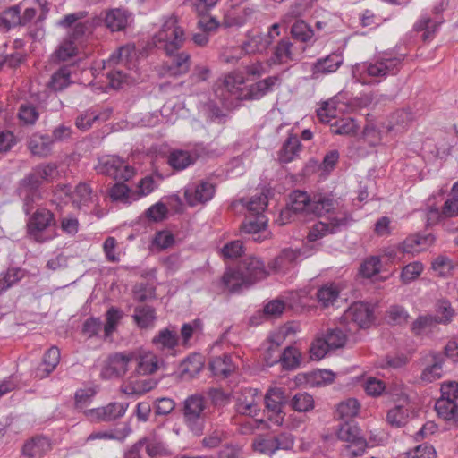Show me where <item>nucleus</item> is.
Returning <instances> with one entry per match:
<instances>
[{"instance_id": "1", "label": "nucleus", "mask_w": 458, "mask_h": 458, "mask_svg": "<svg viewBox=\"0 0 458 458\" xmlns=\"http://www.w3.org/2000/svg\"><path fill=\"white\" fill-rule=\"evenodd\" d=\"M313 214L324 220L315 223L310 229L308 240L315 242L328 234H335L347 228L353 221L352 214L339 200L327 195H315Z\"/></svg>"}, {"instance_id": "2", "label": "nucleus", "mask_w": 458, "mask_h": 458, "mask_svg": "<svg viewBox=\"0 0 458 458\" xmlns=\"http://www.w3.org/2000/svg\"><path fill=\"white\" fill-rule=\"evenodd\" d=\"M56 168L53 163L40 164L19 181L16 192L22 201V209L27 216L31 213L34 205L42 199V182L51 181Z\"/></svg>"}, {"instance_id": "3", "label": "nucleus", "mask_w": 458, "mask_h": 458, "mask_svg": "<svg viewBox=\"0 0 458 458\" xmlns=\"http://www.w3.org/2000/svg\"><path fill=\"white\" fill-rule=\"evenodd\" d=\"M156 43L161 44L167 55H171L182 47L186 35L184 29L179 24L176 15L168 16L163 22L161 29L155 35Z\"/></svg>"}, {"instance_id": "4", "label": "nucleus", "mask_w": 458, "mask_h": 458, "mask_svg": "<svg viewBox=\"0 0 458 458\" xmlns=\"http://www.w3.org/2000/svg\"><path fill=\"white\" fill-rule=\"evenodd\" d=\"M55 225V215L47 208H38L28 219L27 233L35 242L44 243L54 239L55 233H50L47 231Z\"/></svg>"}, {"instance_id": "5", "label": "nucleus", "mask_w": 458, "mask_h": 458, "mask_svg": "<svg viewBox=\"0 0 458 458\" xmlns=\"http://www.w3.org/2000/svg\"><path fill=\"white\" fill-rule=\"evenodd\" d=\"M206 402L201 395L194 394L184 401L183 420L195 436H201L205 429Z\"/></svg>"}, {"instance_id": "6", "label": "nucleus", "mask_w": 458, "mask_h": 458, "mask_svg": "<svg viewBox=\"0 0 458 458\" xmlns=\"http://www.w3.org/2000/svg\"><path fill=\"white\" fill-rule=\"evenodd\" d=\"M337 437L347 443L341 452L343 456L355 458L364 454L367 442L360 436V428L356 425L343 423L337 430Z\"/></svg>"}, {"instance_id": "7", "label": "nucleus", "mask_w": 458, "mask_h": 458, "mask_svg": "<svg viewBox=\"0 0 458 458\" xmlns=\"http://www.w3.org/2000/svg\"><path fill=\"white\" fill-rule=\"evenodd\" d=\"M95 170L99 174L114 178L116 181H128L133 177L134 168L114 155H106L98 158Z\"/></svg>"}, {"instance_id": "8", "label": "nucleus", "mask_w": 458, "mask_h": 458, "mask_svg": "<svg viewBox=\"0 0 458 458\" xmlns=\"http://www.w3.org/2000/svg\"><path fill=\"white\" fill-rule=\"evenodd\" d=\"M403 59V55L391 56L388 54H384L376 58L374 62L365 64V71L371 77L385 78L394 75L400 70Z\"/></svg>"}, {"instance_id": "9", "label": "nucleus", "mask_w": 458, "mask_h": 458, "mask_svg": "<svg viewBox=\"0 0 458 458\" xmlns=\"http://www.w3.org/2000/svg\"><path fill=\"white\" fill-rule=\"evenodd\" d=\"M244 84V78L238 73H230L225 76L221 81H218L215 85V94L225 104L232 103L233 97L234 98H244L242 96L241 90Z\"/></svg>"}, {"instance_id": "10", "label": "nucleus", "mask_w": 458, "mask_h": 458, "mask_svg": "<svg viewBox=\"0 0 458 458\" xmlns=\"http://www.w3.org/2000/svg\"><path fill=\"white\" fill-rule=\"evenodd\" d=\"M130 362H131L130 352L112 353L104 361L100 377L103 379L121 378L128 371V365Z\"/></svg>"}, {"instance_id": "11", "label": "nucleus", "mask_w": 458, "mask_h": 458, "mask_svg": "<svg viewBox=\"0 0 458 458\" xmlns=\"http://www.w3.org/2000/svg\"><path fill=\"white\" fill-rule=\"evenodd\" d=\"M215 185L209 182L200 181L189 184L184 190V199L191 207L203 205L211 200L215 195Z\"/></svg>"}, {"instance_id": "12", "label": "nucleus", "mask_w": 458, "mask_h": 458, "mask_svg": "<svg viewBox=\"0 0 458 458\" xmlns=\"http://www.w3.org/2000/svg\"><path fill=\"white\" fill-rule=\"evenodd\" d=\"M237 267L250 286L265 279L268 275L264 262L255 256L245 257Z\"/></svg>"}, {"instance_id": "13", "label": "nucleus", "mask_w": 458, "mask_h": 458, "mask_svg": "<svg viewBox=\"0 0 458 458\" xmlns=\"http://www.w3.org/2000/svg\"><path fill=\"white\" fill-rule=\"evenodd\" d=\"M344 318L360 328L369 327L375 320L374 307L363 301L352 303L344 312Z\"/></svg>"}, {"instance_id": "14", "label": "nucleus", "mask_w": 458, "mask_h": 458, "mask_svg": "<svg viewBox=\"0 0 458 458\" xmlns=\"http://www.w3.org/2000/svg\"><path fill=\"white\" fill-rule=\"evenodd\" d=\"M285 403L284 390L280 387L270 388L265 395L266 409L271 412L268 419L276 425H282L284 420L282 407Z\"/></svg>"}, {"instance_id": "15", "label": "nucleus", "mask_w": 458, "mask_h": 458, "mask_svg": "<svg viewBox=\"0 0 458 458\" xmlns=\"http://www.w3.org/2000/svg\"><path fill=\"white\" fill-rule=\"evenodd\" d=\"M315 204V196L311 199L307 192L294 191L290 194L287 208L281 213V217H286L291 212L313 214Z\"/></svg>"}, {"instance_id": "16", "label": "nucleus", "mask_w": 458, "mask_h": 458, "mask_svg": "<svg viewBox=\"0 0 458 458\" xmlns=\"http://www.w3.org/2000/svg\"><path fill=\"white\" fill-rule=\"evenodd\" d=\"M130 356H131V361L136 363L134 373L137 375H151L158 369L157 357L151 352H130Z\"/></svg>"}, {"instance_id": "17", "label": "nucleus", "mask_w": 458, "mask_h": 458, "mask_svg": "<svg viewBox=\"0 0 458 458\" xmlns=\"http://www.w3.org/2000/svg\"><path fill=\"white\" fill-rule=\"evenodd\" d=\"M282 79L279 75L268 76L248 87L244 94V99L259 100L273 91L276 85H281Z\"/></svg>"}, {"instance_id": "18", "label": "nucleus", "mask_w": 458, "mask_h": 458, "mask_svg": "<svg viewBox=\"0 0 458 458\" xmlns=\"http://www.w3.org/2000/svg\"><path fill=\"white\" fill-rule=\"evenodd\" d=\"M296 60L294 47L289 38H281L273 48V54L267 61L269 64H285Z\"/></svg>"}, {"instance_id": "19", "label": "nucleus", "mask_w": 458, "mask_h": 458, "mask_svg": "<svg viewBox=\"0 0 458 458\" xmlns=\"http://www.w3.org/2000/svg\"><path fill=\"white\" fill-rule=\"evenodd\" d=\"M77 66L74 63L60 66L52 75L47 86L54 91H61L67 88L72 82V75L76 72Z\"/></svg>"}, {"instance_id": "20", "label": "nucleus", "mask_w": 458, "mask_h": 458, "mask_svg": "<svg viewBox=\"0 0 458 458\" xmlns=\"http://www.w3.org/2000/svg\"><path fill=\"white\" fill-rule=\"evenodd\" d=\"M274 40V36L271 32L266 34H247V40L242 44V49L249 55L251 54H262L267 50Z\"/></svg>"}, {"instance_id": "21", "label": "nucleus", "mask_w": 458, "mask_h": 458, "mask_svg": "<svg viewBox=\"0 0 458 458\" xmlns=\"http://www.w3.org/2000/svg\"><path fill=\"white\" fill-rule=\"evenodd\" d=\"M301 256L299 249H284L278 256H276L268 265V267L274 272H284L294 265Z\"/></svg>"}, {"instance_id": "22", "label": "nucleus", "mask_w": 458, "mask_h": 458, "mask_svg": "<svg viewBox=\"0 0 458 458\" xmlns=\"http://www.w3.org/2000/svg\"><path fill=\"white\" fill-rule=\"evenodd\" d=\"M220 284L231 293H237L243 288L250 287L238 267L227 268L221 277Z\"/></svg>"}, {"instance_id": "23", "label": "nucleus", "mask_w": 458, "mask_h": 458, "mask_svg": "<svg viewBox=\"0 0 458 458\" xmlns=\"http://www.w3.org/2000/svg\"><path fill=\"white\" fill-rule=\"evenodd\" d=\"M199 156L198 154L182 149H173L167 156V164L176 171H182L193 165Z\"/></svg>"}, {"instance_id": "24", "label": "nucleus", "mask_w": 458, "mask_h": 458, "mask_svg": "<svg viewBox=\"0 0 458 458\" xmlns=\"http://www.w3.org/2000/svg\"><path fill=\"white\" fill-rule=\"evenodd\" d=\"M343 64V57L332 53L325 58L318 59L311 67L312 77L318 78L319 74L335 72Z\"/></svg>"}, {"instance_id": "25", "label": "nucleus", "mask_w": 458, "mask_h": 458, "mask_svg": "<svg viewBox=\"0 0 458 458\" xmlns=\"http://www.w3.org/2000/svg\"><path fill=\"white\" fill-rule=\"evenodd\" d=\"M258 390L253 388H247L244 390V394L238 397L236 403V411L238 413L242 415H250L255 417L259 411L258 403L256 401V395Z\"/></svg>"}, {"instance_id": "26", "label": "nucleus", "mask_w": 458, "mask_h": 458, "mask_svg": "<svg viewBox=\"0 0 458 458\" xmlns=\"http://www.w3.org/2000/svg\"><path fill=\"white\" fill-rule=\"evenodd\" d=\"M165 62V68L172 76H180L189 72L191 66V55L186 52L173 54Z\"/></svg>"}, {"instance_id": "27", "label": "nucleus", "mask_w": 458, "mask_h": 458, "mask_svg": "<svg viewBox=\"0 0 458 458\" xmlns=\"http://www.w3.org/2000/svg\"><path fill=\"white\" fill-rule=\"evenodd\" d=\"M131 16V13L125 9H112L106 14L105 23L112 31H122L128 26Z\"/></svg>"}, {"instance_id": "28", "label": "nucleus", "mask_w": 458, "mask_h": 458, "mask_svg": "<svg viewBox=\"0 0 458 458\" xmlns=\"http://www.w3.org/2000/svg\"><path fill=\"white\" fill-rule=\"evenodd\" d=\"M301 144L296 135L291 134L284 142L278 152V160L281 164H288L295 160L301 150Z\"/></svg>"}, {"instance_id": "29", "label": "nucleus", "mask_w": 458, "mask_h": 458, "mask_svg": "<svg viewBox=\"0 0 458 458\" xmlns=\"http://www.w3.org/2000/svg\"><path fill=\"white\" fill-rule=\"evenodd\" d=\"M53 143L49 135L33 134L28 140V148L32 155L46 157L50 155Z\"/></svg>"}, {"instance_id": "30", "label": "nucleus", "mask_w": 458, "mask_h": 458, "mask_svg": "<svg viewBox=\"0 0 458 458\" xmlns=\"http://www.w3.org/2000/svg\"><path fill=\"white\" fill-rule=\"evenodd\" d=\"M51 448L49 440L45 437H36L26 442L22 448V454L28 458L41 457Z\"/></svg>"}, {"instance_id": "31", "label": "nucleus", "mask_w": 458, "mask_h": 458, "mask_svg": "<svg viewBox=\"0 0 458 458\" xmlns=\"http://www.w3.org/2000/svg\"><path fill=\"white\" fill-rule=\"evenodd\" d=\"M435 242V237L428 233L426 235L413 234L407 237L403 244L402 250L403 252H414L425 250L428 246H431Z\"/></svg>"}, {"instance_id": "32", "label": "nucleus", "mask_w": 458, "mask_h": 458, "mask_svg": "<svg viewBox=\"0 0 458 458\" xmlns=\"http://www.w3.org/2000/svg\"><path fill=\"white\" fill-rule=\"evenodd\" d=\"M133 319L142 329L153 327L157 320L156 310L148 305H140L134 309Z\"/></svg>"}, {"instance_id": "33", "label": "nucleus", "mask_w": 458, "mask_h": 458, "mask_svg": "<svg viewBox=\"0 0 458 458\" xmlns=\"http://www.w3.org/2000/svg\"><path fill=\"white\" fill-rule=\"evenodd\" d=\"M300 352L292 346L286 347L283 352L278 351V354L275 359L268 360V358H265L267 365H273L278 361H281L283 367L293 369L296 368L300 363Z\"/></svg>"}, {"instance_id": "34", "label": "nucleus", "mask_w": 458, "mask_h": 458, "mask_svg": "<svg viewBox=\"0 0 458 458\" xmlns=\"http://www.w3.org/2000/svg\"><path fill=\"white\" fill-rule=\"evenodd\" d=\"M204 362L199 354L189 356L180 364L181 377L186 380L195 377L203 369Z\"/></svg>"}, {"instance_id": "35", "label": "nucleus", "mask_w": 458, "mask_h": 458, "mask_svg": "<svg viewBox=\"0 0 458 458\" xmlns=\"http://www.w3.org/2000/svg\"><path fill=\"white\" fill-rule=\"evenodd\" d=\"M209 368L216 377L222 378H226L235 369L231 356L227 354L213 358L209 362Z\"/></svg>"}, {"instance_id": "36", "label": "nucleus", "mask_w": 458, "mask_h": 458, "mask_svg": "<svg viewBox=\"0 0 458 458\" xmlns=\"http://www.w3.org/2000/svg\"><path fill=\"white\" fill-rule=\"evenodd\" d=\"M431 357L432 364L426 367L420 376L421 380L425 382H433L439 379L442 376L443 363L445 361L443 354L433 353Z\"/></svg>"}, {"instance_id": "37", "label": "nucleus", "mask_w": 458, "mask_h": 458, "mask_svg": "<svg viewBox=\"0 0 458 458\" xmlns=\"http://www.w3.org/2000/svg\"><path fill=\"white\" fill-rule=\"evenodd\" d=\"M267 219L264 214H248L241 225V231L244 233L255 234L267 226Z\"/></svg>"}, {"instance_id": "38", "label": "nucleus", "mask_w": 458, "mask_h": 458, "mask_svg": "<svg viewBox=\"0 0 458 458\" xmlns=\"http://www.w3.org/2000/svg\"><path fill=\"white\" fill-rule=\"evenodd\" d=\"M153 344L159 350H174L178 344V335L175 331L164 328L152 340Z\"/></svg>"}, {"instance_id": "39", "label": "nucleus", "mask_w": 458, "mask_h": 458, "mask_svg": "<svg viewBox=\"0 0 458 458\" xmlns=\"http://www.w3.org/2000/svg\"><path fill=\"white\" fill-rule=\"evenodd\" d=\"M42 112L43 108L40 106L27 102L20 106L18 117L23 124L33 125L38 120Z\"/></svg>"}, {"instance_id": "40", "label": "nucleus", "mask_w": 458, "mask_h": 458, "mask_svg": "<svg viewBox=\"0 0 458 458\" xmlns=\"http://www.w3.org/2000/svg\"><path fill=\"white\" fill-rule=\"evenodd\" d=\"M92 189L84 182L79 183L72 195V205L80 209L92 202Z\"/></svg>"}, {"instance_id": "41", "label": "nucleus", "mask_w": 458, "mask_h": 458, "mask_svg": "<svg viewBox=\"0 0 458 458\" xmlns=\"http://www.w3.org/2000/svg\"><path fill=\"white\" fill-rule=\"evenodd\" d=\"M25 276V271L19 267H10L0 274V293L12 287Z\"/></svg>"}, {"instance_id": "42", "label": "nucleus", "mask_w": 458, "mask_h": 458, "mask_svg": "<svg viewBox=\"0 0 458 458\" xmlns=\"http://www.w3.org/2000/svg\"><path fill=\"white\" fill-rule=\"evenodd\" d=\"M317 300L323 307L334 304L339 296V290L334 284H325L317 292Z\"/></svg>"}, {"instance_id": "43", "label": "nucleus", "mask_w": 458, "mask_h": 458, "mask_svg": "<svg viewBox=\"0 0 458 458\" xmlns=\"http://www.w3.org/2000/svg\"><path fill=\"white\" fill-rule=\"evenodd\" d=\"M360 410V403L354 398H349L337 405L336 414L339 419L348 420L355 417Z\"/></svg>"}, {"instance_id": "44", "label": "nucleus", "mask_w": 458, "mask_h": 458, "mask_svg": "<svg viewBox=\"0 0 458 458\" xmlns=\"http://www.w3.org/2000/svg\"><path fill=\"white\" fill-rule=\"evenodd\" d=\"M409 409L403 405H396L389 410L386 415L387 422L396 428H401L408 422Z\"/></svg>"}, {"instance_id": "45", "label": "nucleus", "mask_w": 458, "mask_h": 458, "mask_svg": "<svg viewBox=\"0 0 458 458\" xmlns=\"http://www.w3.org/2000/svg\"><path fill=\"white\" fill-rule=\"evenodd\" d=\"M435 409L439 417L449 420L454 419L458 405L454 402L441 396V398L436 402Z\"/></svg>"}, {"instance_id": "46", "label": "nucleus", "mask_w": 458, "mask_h": 458, "mask_svg": "<svg viewBox=\"0 0 458 458\" xmlns=\"http://www.w3.org/2000/svg\"><path fill=\"white\" fill-rule=\"evenodd\" d=\"M291 406L296 411L306 412L314 408V399L306 392L297 393L291 400Z\"/></svg>"}, {"instance_id": "47", "label": "nucleus", "mask_w": 458, "mask_h": 458, "mask_svg": "<svg viewBox=\"0 0 458 458\" xmlns=\"http://www.w3.org/2000/svg\"><path fill=\"white\" fill-rule=\"evenodd\" d=\"M228 438V434L222 428H214L207 433L205 437L201 440L203 447L208 449H214L220 445V444Z\"/></svg>"}, {"instance_id": "48", "label": "nucleus", "mask_w": 458, "mask_h": 458, "mask_svg": "<svg viewBox=\"0 0 458 458\" xmlns=\"http://www.w3.org/2000/svg\"><path fill=\"white\" fill-rule=\"evenodd\" d=\"M291 33L295 39L301 42H308L314 36L311 27L302 20H298L293 23Z\"/></svg>"}, {"instance_id": "49", "label": "nucleus", "mask_w": 458, "mask_h": 458, "mask_svg": "<svg viewBox=\"0 0 458 458\" xmlns=\"http://www.w3.org/2000/svg\"><path fill=\"white\" fill-rule=\"evenodd\" d=\"M424 269V266L420 261H415L406 265L400 275V279L404 284H408L417 279Z\"/></svg>"}, {"instance_id": "50", "label": "nucleus", "mask_w": 458, "mask_h": 458, "mask_svg": "<svg viewBox=\"0 0 458 458\" xmlns=\"http://www.w3.org/2000/svg\"><path fill=\"white\" fill-rule=\"evenodd\" d=\"M329 345L330 349H338L343 347L347 340L346 334L340 328H329L323 336Z\"/></svg>"}, {"instance_id": "51", "label": "nucleus", "mask_w": 458, "mask_h": 458, "mask_svg": "<svg viewBox=\"0 0 458 458\" xmlns=\"http://www.w3.org/2000/svg\"><path fill=\"white\" fill-rule=\"evenodd\" d=\"M443 22L442 20H432L429 17L423 16L414 24V30L417 31L424 30V39L428 38Z\"/></svg>"}, {"instance_id": "52", "label": "nucleus", "mask_w": 458, "mask_h": 458, "mask_svg": "<svg viewBox=\"0 0 458 458\" xmlns=\"http://www.w3.org/2000/svg\"><path fill=\"white\" fill-rule=\"evenodd\" d=\"M123 318V312L114 308H110L106 313V324L104 325L105 336L108 337L116 329L117 324Z\"/></svg>"}, {"instance_id": "53", "label": "nucleus", "mask_w": 458, "mask_h": 458, "mask_svg": "<svg viewBox=\"0 0 458 458\" xmlns=\"http://www.w3.org/2000/svg\"><path fill=\"white\" fill-rule=\"evenodd\" d=\"M244 205H246L249 214H263L267 206V196L264 192H261L259 195L251 197Z\"/></svg>"}, {"instance_id": "54", "label": "nucleus", "mask_w": 458, "mask_h": 458, "mask_svg": "<svg viewBox=\"0 0 458 458\" xmlns=\"http://www.w3.org/2000/svg\"><path fill=\"white\" fill-rule=\"evenodd\" d=\"M1 21L4 28L10 29L18 25H21V9L19 5L12 6L5 10L1 16Z\"/></svg>"}, {"instance_id": "55", "label": "nucleus", "mask_w": 458, "mask_h": 458, "mask_svg": "<svg viewBox=\"0 0 458 458\" xmlns=\"http://www.w3.org/2000/svg\"><path fill=\"white\" fill-rule=\"evenodd\" d=\"M431 268L439 276H448L454 268L453 261L446 256L439 255L431 262Z\"/></svg>"}, {"instance_id": "56", "label": "nucleus", "mask_w": 458, "mask_h": 458, "mask_svg": "<svg viewBox=\"0 0 458 458\" xmlns=\"http://www.w3.org/2000/svg\"><path fill=\"white\" fill-rule=\"evenodd\" d=\"M77 55V47L72 39L64 40L54 53L58 61H66Z\"/></svg>"}, {"instance_id": "57", "label": "nucleus", "mask_w": 458, "mask_h": 458, "mask_svg": "<svg viewBox=\"0 0 458 458\" xmlns=\"http://www.w3.org/2000/svg\"><path fill=\"white\" fill-rule=\"evenodd\" d=\"M442 214L448 217L458 216V182L453 185L452 196L445 202Z\"/></svg>"}, {"instance_id": "58", "label": "nucleus", "mask_w": 458, "mask_h": 458, "mask_svg": "<svg viewBox=\"0 0 458 458\" xmlns=\"http://www.w3.org/2000/svg\"><path fill=\"white\" fill-rule=\"evenodd\" d=\"M128 408L127 403H110L106 406H104V416H106V421L114 420L124 415Z\"/></svg>"}, {"instance_id": "59", "label": "nucleus", "mask_w": 458, "mask_h": 458, "mask_svg": "<svg viewBox=\"0 0 458 458\" xmlns=\"http://www.w3.org/2000/svg\"><path fill=\"white\" fill-rule=\"evenodd\" d=\"M121 181L116 182L109 191V196L114 201L130 202V188Z\"/></svg>"}, {"instance_id": "60", "label": "nucleus", "mask_w": 458, "mask_h": 458, "mask_svg": "<svg viewBox=\"0 0 458 458\" xmlns=\"http://www.w3.org/2000/svg\"><path fill=\"white\" fill-rule=\"evenodd\" d=\"M60 361V351L56 346L49 348L43 358L46 375H49L58 365Z\"/></svg>"}, {"instance_id": "61", "label": "nucleus", "mask_w": 458, "mask_h": 458, "mask_svg": "<svg viewBox=\"0 0 458 458\" xmlns=\"http://www.w3.org/2000/svg\"><path fill=\"white\" fill-rule=\"evenodd\" d=\"M329 350L330 347L324 337H318L312 342L310 347V357L312 360H320L326 356Z\"/></svg>"}, {"instance_id": "62", "label": "nucleus", "mask_w": 458, "mask_h": 458, "mask_svg": "<svg viewBox=\"0 0 458 458\" xmlns=\"http://www.w3.org/2000/svg\"><path fill=\"white\" fill-rule=\"evenodd\" d=\"M243 242L240 240L231 241L221 249V255L225 259H236L243 253Z\"/></svg>"}, {"instance_id": "63", "label": "nucleus", "mask_w": 458, "mask_h": 458, "mask_svg": "<svg viewBox=\"0 0 458 458\" xmlns=\"http://www.w3.org/2000/svg\"><path fill=\"white\" fill-rule=\"evenodd\" d=\"M437 324V318L431 315H423L417 318L411 325V330L415 335H420L425 330Z\"/></svg>"}, {"instance_id": "64", "label": "nucleus", "mask_w": 458, "mask_h": 458, "mask_svg": "<svg viewBox=\"0 0 458 458\" xmlns=\"http://www.w3.org/2000/svg\"><path fill=\"white\" fill-rule=\"evenodd\" d=\"M381 262L379 258L371 257L366 259L360 266V273L362 276L370 278L379 273Z\"/></svg>"}]
</instances>
